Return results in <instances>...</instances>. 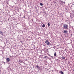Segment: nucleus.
<instances>
[{
  "mask_svg": "<svg viewBox=\"0 0 74 74\" xmlns=\"http://www.w3.org/2000/svg\"><path fill=\"white\" fill-rule=\"evenodd\" d=\"M22 63H24V64H25V62H23L22 61Z\"/></svg>",
  "mask_w": 74,
  "mask_h": 74,
  "instance_id": "15",
  "label": "nucleus"
},
{
  "mask_svg": "<svg viewBox=\"0 0 74 74\" xmlns=\"http://www.w3.org/2000/svg\"><path fill=\"white\" fill-rule=\"evenodd\" d=\"M6 61L8 62H10V58H7L6 59Z\"/></svg>",
  "mask_w": 74,
  "mask_h": 74,
  "instance_id": "3",
  "label": "nucleus"
},
{
  "mask_svg": "<svg viewBox=\"0 0 74 74\" xmlns=\"http://www.w3.org/2000/svg\"><path fill=\"white\" fill-rule=\"evenodd\" d=\"M18 62H20V63H22V60H19L18 61Z\"/></svg>",
  "mask_w": 74,
  "mask_h": 74,
  "instance_id": "11",
  "label": "nucleus"
},
{
  "mask_svg": "<svg viewBox=\"0 0 74 74\" xmlns=\"http://www.w3.org/2000/svg\"><path fill=\"white\" fill-rule=\"evenodd\" d=\"M18 64H20V65H21V64L19 63Z\"/></svg>",
  "mask_w": 74,
  "mask_h": 74,
  "instance_id": "20",
  "label": "nucleus"
},
{
  "mask_svg": "<svg viewBox=\"0 0 74 74\" xmlns=\"http://www.w3.org/2000/svg\"><path fill=\"white\" fill-rule=\"evenodd\" d=\"M33 68H34V66H33Z\"/></svg>",
  "mask_w": 74,
  "mask_h": 74,
  "instance_id": "21",
  "label": "nucleus"
},
{
  "mask_svg": "<svg viewBox=\"0 0 74 74\" xmlns=\"http://www.w3.org/2000/svg\"><path fill=\"white\" fill-rule=\"evenodd\" d=\"M61 58H62V59H65V57L63 56H62V57Z\"/></svg>",
  "mask_w": 74,
  "mask_h": 74,
  "instance_id": "5",
  "label": "nucleus"
},
{
  "mask_svg": "<svg viewBox=\"0 0 74 74\" xmlns=\"http://www.w3.org/2000/svg\"><path fill=\"white\" fill-rule=\"evenodd\" d=\"M45 26V24H43V25H42V27H44Z\"/></svg>",
  "mask_w": 74,
  "mask_h": 74,
  "instance_id": "13",
  "label": "nucleus"
},
{
  "mask_svg": "<svg viewBox=\"0 0 74 74\" xmlns=\"http://www.w3.org/2000/svg\"><path fill=\"white\" fill-rule=\"evenodd\" d=\"M48 27H49V26H50V24L49 23H48Z\"/></svg>",
  "mask_w": 74,
  "mask_h": 74,
  "instance_id": "12",
  "label": "nucleus"
},
{
  "mask_svg": "<svg viewBox=\"0 0 74 74\" xmlns=\"http://www.w3.org/2000/svg\"><path fill=\"white\" fill-rule=\"evenodd\" d=\"M63 27L64 29H68V25L64 24L63 25Z\"/></svg>",
  "mask_w": 74,
  "mask_h": 74,
  "instance_id": "1",
  "label": "nucleus"
},
{
  "mask_svg": "<svg viewBox=\"0 0 74 74\" xmlns=\"http://www.w3.org/2000/svg\"><path fill=\"white\" fill-rule=\"evenodd\" d=\"M10 56V58H11V56Z\"/></svg>",
  "mask_w": 74,
  "mask_h": 74,
  "instance_id": "19",
  "label": "nucleus"
},
{
  "mask_svg": "<svg viewBox=\"0 0 74 74\" xmlns=\"http://www.w3.org/2000/svg\"><path fill=\"white\" fill-rule=\"evenodd\" d=\"M64 33H67V32L66 30H64L63 32Z\"/></svg>",
  "mask_w": 74,
  "mask_h": 74,
  "instance_id": "10",
  "label": "nucleus"
},
{
  "mask_svg": "<svg viewBox=\"0 0 74 74\" xmlns=\"http://www.w3.org/2000/svg\"><path fill=\"white\" fill-rule=\"evenodd\" d=\"M36 67L38 69V70L40 69V67L39 66H38V65H36Z\"/></svg>",
  "mask_w": 74,
  "mask_h": 74,
  "instance_id": "4",
  "label": "nucleus"
},
{
  "mask_svg": "<svg viewBox=\"0 0 74 74\" xmlns=\"http://www.w3.org/2000/svg\"><path fill=\"white\" fill-rule=\"evenodd\" d=\"M36 7H35V8H36Z\"/></svg>",
  "mask_w": 74,
  "mask_h": 74,
  "instance_id": "22",
  "label": "nucleus"
},
{
  "mask_svg": "<svg viewBox=\"0 0 74 74\" xmlns=\"http://www.w3.org/2000/svg\"><path fill=\"white\" fill-rule=\"evenodd\" d=\"M71 36H72V34L71 35Z\"/></svg>",
  "mask_w": 74,
  "mask_h": 74,
  "instance_id": "23",
  "label": "nucleus"
},
{
  "mask_svg": "<svg viewBox=\"0 0 74 74\" xmlns=\"http://www.w3.org/2000/svg\"><path fill=\"white\" fill-rule=\"evenodd\" d=\"M0 34H2V36H3V32L1 31H0Z\"/></svg>",
  "mask_w": 74,
  "mask_h": 74,
  "instance_id": "7",
  "label": "nucleus"
},
{
  "mask_svg": "<svg viewBox=\"0 0 74 74\" xmlns=\"http://www.w3.org/2000/svg\"><path fill=\"white\" fill-rule=\"evenodd\" d=\"M47 58H48L47 56H45L44 58L45 59H47Z\"/></svg>",
  "mask_w": 74,
  "mask_h": 74,
  "instance_id": "14",
  "label": "nucleus"
},
{
  "mask_svg": "<svg viewBox=\"0 0 74 74\" xmlns=\"http://www.w3.org/2000/svg\"><path fill=\"white\" fill-rule=\"evenodd\" d=\"M40 5H41V6H42V5H44V4L43 3H40Z\"/></svg>",
  "mask_w": 74,
  "mask_h": 74,
  "instance_id": "9",
  "label": "nucleus"
},
{
  "mask_svg": "<svg viewBox=\"0 0 74 74\" xmlns=\"http://www.w3.org/2000/svg\"><path fill=\"white\" fill-rule=\"evenodd\" d=\"M20 42H23V41H21Z\"/></svg>",
  "mask_w": 74,
  "mask_h": 74,
  "instance_id": "16",
  "label": "nucleus"
},
{
  "mask_svg": "<svg viewBox=\"0 0 74 74\" xmlns=\"http://www.w3.org/2000/svg\"><path fill=\"white\" fill-rule=\"evenodd\" d=\"M60 73L61 74H64V73H63V72L62 71H61L60 72Z\"/></svg>",
  "mask_w": 74,
  "mask_h": 74,
  "instance_id": "8",
  "label": "nucleus"
},
{
  "mask_svg": "<svg viewBox=\"0 0 74 74\" xmlns=\"http://www.w3.org/2000/svg\"><path fill=\"white\" fill-rule=\"evenodd\" d=\"M56 53V52H55L54 55V56H57Z\"/></svg>",
  "mask_w": 74,
  "mask_h": 74,
  "instance_id": "6",
  "label": "nucleus"
},
{
  "mask_svg": "<svg viewBox=\"0 0 74 74\" xmlns=\"http://www.w3.org/2000/svg\"><path fill=\"white\" fill-rule=\"evenodd\" d=\"M25 18V16H24V17H23V18Z\"/></svg>",
  "mask_w": 74,
  "mask_h": 74,
  "instance_id": "18",
  "label": "nucleus"
},
{
  "mask_svg": "<svg viewBox=\"0 0 74 74\" xmlns=\"http://www.w3.org/2000/svg\"><path fill=\"white\" fill-rule=\"evenodd\" d=\"M45 42L47 44V45H49L50 44L49 42L48 41V40H46Z\"/></svg>",
  "mask_w": 74,
  "mask_h": 74,
  "instance_id": "2",
  "label": "nucleus"
},
{
  "mask_svg": "<svg viewBox=\"0 0 74 74\" xmlns=\"http://www.w3.org/2000/svg\"><path fill=\"white\" fill-rule=\"evenodd\" d=\"M51 57L52 58H53V56H51Z\"/></svg>",
  "mask_w": 74,
  "mask_h": 74,
  "instance_id": "17",
  "label": "nucleus"
}]
</instances>
